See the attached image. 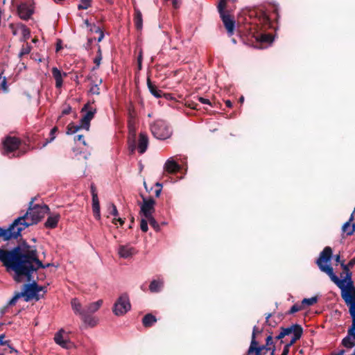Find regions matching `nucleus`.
<instances>
[{"mask_svg":"<svg viewBox=\"0 0 355 355\" xmlns=\"http://www.w3.org/2000/svg\"><path fill=\"white\" fill-rule=\"evenodd\" d=\"M0 261L8 271L15 272L13 278L17 282H28L21 293H16L9 300V305L15 304L21 297L28 302L33 299L37 301L43 297L46 288L38 286L35 274L39 268H46L51 263L43 264L37 258L36 250H24L19 245L10 250L0 248Z\"/></svg>","mask_w":355,"mask_h":355,"instance_id":"1","label":"nucleus"},{"mask_svg":"<svg viewBox=\"0 0 355 355\" xmlns=\"http://www.w3.org/2000/svg\"><path fill=\"white\" fill-rule=\"evenodd\" d=\"M33 203V201L30 202V207L26 214L15 219L12 222L16 231L19 232V236L25 228L37 224L49 210L46 205H35L32 207Z\"/></svg>","mask_w":355,"mask_h":355,"instance_id":"2","label":"nucleus"},{"mask_svg":"<svg viewBox=\"0 0 355 355\" xmlns=\"http://www.w3.org/2000/svg\"><path fill=\"white\" fill-rule=\"evenodd\" d=\"M332 257V250L327 246L320 252L319 258L316 261L319 269L328 275L331 280L334 283L338 282L339 277L334 272L332 266L329 263Z\"/></svg>","mask_w":355,"mask_h":355,"instance_id":"3","label":"nucleus"},{"mask_svg":"<svg viewBox=\"0 0 355 355\" xmlns=\"http://www.w3.org/2000/svg\"><path fill=\"white\" fill-rule=\"evenodd\" d=\"M334 284L341 290V295L349 306V311H355V287L345 284V280L335 282Z\"/></svg>","mask_w":355,"mask_h":355,"instance_id":"4","label":"nucleus"},{"mask_svg":"<svg viewBox=\"0 0 355 355\" xmlns=\"http://www.w3.org/2000/svg\"><path fill=\"white\" fill-rule=\"evenodd\" d=\"M153 135L161 140L169 138L172 135L171 127L163 120H157L150 125Z\"/></svg>","mask_w":355,"mask_h":355,"instance_id":"5","label":"nucleus"},{"mask_svg":"<svg viewBox=\"0 0 355 355\" xmlns=\"http://www.w3.org/2000/svg\"><path fill=\"white\" fill-rule=\"evenodd\" d=\"M21 144V140L16 137L8 136L2 142L3 148L1 153L3 155L10 157L12 154L17 150Z\"/></svg>","mask_w":355,"mask_h":355,"instance_id":"6","label":"nucleus"},{"mask_svg":"<svg viewBox=\"0 0 355 355\" xmlns=\"http://www.w3.org/2000/svg\"><path fill=\"white\" fill-rule=\"evenodd\" d=\"M225 7L226 6H223V4L218 5V10L224 24V26L227 29L228 35L232 36L234 34L235 21L229 14L225 12Z\"/></svg>","mask_w":355,"mask_h":355,"instance_id":"7","label":"nucleus"},{"mask_svg":"<svg viewBox=\"0 0 355 355\" xmlns=\"http://www.w3.org/2000/svg\"><path fill=\"white\" fill-rule=\"evenodd\" d=\"M82 112H85L82 119H80V123L82 124L83 128L86 130H89L90 126V121L94 118L96 110V108L91 107L89 103H87L84 105L81 110Z\"/></svg>","mask_w":355,"mask_h":355,"instance_id":"8","label":"nucleus"},{"mask_svg":"<svg viewBox=\"0 0 355 355\" xmlns=\"http://www.w3.org/2000/svg\"><path fill=\"white\" fill-rule=\"evenodd\" d=\"M143 202L140 206L141 213L145 218L150 217L155 211V201L152 198H144L142 196Z\"/></svg>","mask_w":355,"mask_h":355,"instance_id":"9","label":"nucleus"},{"mask_svg":"<svg viewBox=\"0 0 355 355\" xmlns=\"http://www.w3.org/2000/svg\"><path fill=\"white\" fill-rule=\"evenodd\" d=\"M131 304L128 295L123 293L119 297L116 302L114 304L112 311H130Z\"/></svg>","mask_w":355,"mask_h":355,"instance_id":"10","label":"nucleus"},{"mask_svg":"<svg viewBox=\"0 0 355 355\" xmlns=\"http://www.w3.org/2000/svg\"><path fill=\"white\" fill-rule=\"evenodd\" d=\"M282 331L285 336H288L293 334L289 343L294 344L297 340H299L302 334V327L299 324H294L290 327L282 329Z\"/></svg>","mask_w":355,"mask_h":355,"instance_id":"11","label":"nucleus"},{"mask_svg":"<svg viewBox=\"0 0 355 355\" xmlns=\"http://www.w3.org/2000/svg\"><path fill=\"white\" fill-rule=\"evenodd\" d=\"M85 325L93 327L98 322V319L93 312H77Z\"/></svg>","mask_w":355,"mask_h":355,"instance_id":"12","label":"nucleus"},{"mask_svg":"<svg viewBox=\"0 0 355 355\" xmlns=\"http://www.w3.org/2000/svg\"><path fill=\"white\" fill-rule=\"evenodd\" d=\"M0 236L3 237L4 241L17 239L19 236V232L16 231L13 223H12L7 229L0 227Z\"/></svg>","mask_w":355,"mask_h":355,"instance_id":"13","label":"nucleus"},{"mask_svg":"<svg viewBox=\"0 0 355 355\" xmlns=\"http://www.w3.org/2000/svg\"><path fill=\"white\" fill-rule=\"evenodd\" d=\"M318 302V297L314 296L310 298H304L302 301V304L299 305L297 304H295L293 305L289 311H300L302 309H304L306 307L310 306Z\"/></svg>","mask_w":355,"mask_h":355,"instance_id":"14","label":"nucleus"},{"mask_svg":"<svg viewBox=\"0 0 355 355\" xmlns=\"http://www.w3.org/2000/svg\"><path fill=\"white\" fill-rule=\"evenodd\" d=\"M17 12L19 17L24 20L28 19L33 12L26 3H21L17 8Z\"/></svg>","mask_w":355,"mask_h":355,"instance_id":"15","label":"nucleus"},{"mask_svg":"<svg viewBox=\"0 0 355 355\" xmlns=\"http://www.w3.org/2000/svg\"><path fill=\"white\" fill-rule=\"evenodd\" d=\"M53 77L55 80V87L60 88L63 84V77L67 76V73L62 72L57 67H53L51 69Z\"/></svg>","mask_w":355,"mask_h":355,"instance_id":"16","label":"nucleus"},{"mask_svg":"<svg viewBox=\"0 0 355 355\" xmlns=\"http://www.w3.org/2000/svg\"><path fill=\"white\" fill-rule=\"evenodd\" d=\"M148 146V135L144 132H141L139 136L138 141V151L140 154L144 153Z\"/></svg>","mask_w":355,"mask_h":355,"instance_id":"17","label":"nucleus"},{"mask_svg":"<svg viewBox=\"0 0 355 355\" xmlns=\"http://www.w3.org/2000/svg\"><path fill=\"white\" fill-rule=\"evenodd\" d=\"M164 168L166 172L173 173L180 169V166L173 159V157H170L166 160Z\"/></svg>","mask_w":355,"mask_h":355,"instance_id":"18","label":"nucleus"},{"mask_svg":"<svg viewBox=\"0 0 355 355\" xmlns=\"http://www.w3.org/2000/svg\"><path fill=\"white\" fill-rule=\"evenodd\" d=\"M340 266L342 269L343 270V272L345 274V276L343 277V274H340V277L342 279H340V280H345V284H347V286H352L353 284V282L352 281V272L349 270V268H348V266H346V264L344 263V261H341Z\"/></svg>","mask_w":355,"mask_h":355,"instance_id":"19","label":"nucleus"},{"mask_svg":"<svg viewBox=\"0 0 355 355\" xmlns=\"http://www.w3.org/2000/svg\"><path fill=\"white\" fill-rule=\"evenodd\" d=\"M135 253V249L129 245H121L119 248V256L124 259L131 257Z\"/></svg>","mask_w":355,"mask_h":355,"instance_id":"20","label":"nucleus"},{"mask_svg":"<svg viewBox=\"0 0 355 355\" xmlns=\"http://www.w3.org/2000/svg\"><path fill=\"white\" fill-rule=\"evenodd\" d=\"M63 329H60L58 332L55 334L54 340L56 344L59 345L63 348H69L70 342L68 340L64 339L62 336Z\"/></svg>","mask_w":355,"mask_h":355,"instance_id":"21","label":"nucleus"},{"mask_svg":"<svg viewBox=\"0 0 355 355\" xmlns=\"http://www.w3.org/2000/svg\"><path fill=\"white\" fill-rule=\"evenodd\" d=\"M60 218V216L58 214L49 216L44 223L45 227L49 229L55 228L58 225Z\"/></svg>","mask_w":355,"mask_h":355,"instance_id":"22","label":"nucleus"},{"mask_svg":"<svg viewBox=\"0 0 355 355\" xmlns=\"http://www.w3.org/2000/svg\"><path fill=\"white\" fill-rule=\"evenodd\" d=\"M164 287L163 279H153L149 285V290L151 293H159Z\"/></svg>","mask_w":355,"mask_h":355,"instance_id":"23","label":"nucleus"},{"mask_svg":"<svg viewBox=\"0 0 355 355\" xmlns=\"http://www.w3.org/2000/svg\"><path fill=\"white\" fill-rule=\"evenodd\" d=\"M254 354V355H265L266 352H263L260 348H259V343L256 340V339H252L250 347L248 350V355H250L252 354Z\"/></svg>","mask_w":355,"mask_h":355,"instance_id":"24","label":"nucleus"},{"mask_svg":"<svg viewBox=\"0 0 355 355\" xmlns=\"http://www.w3.org/2000/svg\"><path fill=\"white\" fill-rule=\"evenodd\" d=\"M92 210L96 219H101L100 203L97 194H94L92 198Z\"/></svg>","mask_w":355,"mask_h":355,"instance_id":"25","label":"nucleus"},{"mask_svg":"<svg viewBox=\"0 0 355 355\" xmlns=\"http://www.w3.org/2000/svg\"><path fill=\"white\" fill-rule=\"evenodd\" d=\"M353 218V214H352L349 221L346 222L342 227L343 232L345 233L347 236H351L355 232V223H350Z\"/></svg>","mask_w":355,"mask_h":355,"instance_id":"26","label":"nucleus"},{"mask_svg":"<svg viewBox=\"0 0 355 355\" xmlns=\"http://www.w3.org/2000/svg\"><path fill=\"white\" fill-rule=\"evenodd\" d=\"M134 22L137 30H141L143 28V18L141 11L138 8H135Z\"/></svg>","mask_w":355,"mask_h":355,"instance_id":"27","label":"nucleus"},{"mask_svg":"<svg viewBox=\"0 0 355 355\" xmlns=\"http://www.w3.org/2000/svg\"><path fill=\"white\" fill-rule=\"evenodd\" d=\"M157 322V318L152 313L145 315L142 319L143 325L145 327H150Z\"/></svg>","mask_w":355,"mask_h":355,"instance_id":"28","label":"nucleus"},{"mask_svg":"<svg viewBox=\"0 0 355 355\" xmlns=\"http://www.w3.org/2000/svg\"><path fill=\"white\" fill-rule=\"evenodd\" d=\"M148 88L151 93L156 98H160L162 96V91L159 90L155 85H153L150 78L147 79Z\"/></svg>","mask_w":355,"mask_h":355,"instance_id":"29","label":"nucleus"},{"mask_svg":"<svg viewBox=\"0 0 355 355\" xmlns=\"http://www.w3.org/2000/svg\"><path fill=\"white\" fill-rule=\"evenodd\" d=\"M80 128H83L82 124L80 123V125H75L74 123H69L67 125V134L72 135L78 131Z\"/></svg>","mask_w":355,"mask_h":355,"instance_id":"30","label":"nucleus"},{"mask_svg":"<svg viewBox=\"0 0 355 355\" xmlns=\"http://www.w3.org/2000/svg\"><path fill=\"white\" fill-rule=\"evenodd\" d=\"M31 46L29 44H26V45L23 46L19 53V57L21 58L22 56L25 55H28L30 53L31 51Z\"/></svg>","mask_w":355,"mask_h":355,"instance_id":"31","label":"nucleus"},{"mask_svg":"<svg viewBox=\"0 0 355 355\" xmlns=\"http://www.w3.org/2000/svg\"><path fill=\"white\" fill-rule=\"evenodd\" d=\"M57 131H58V128L57 127H54V128H53L51 129V130L50 132V139H47L44 142V144L42 145V148L45 147L48 144L51 143V141H53L55 139V133H56Z\"/></svg>","mask_w":355,"mask_h":355,"instance_id":"32","label":"nucleus"},{"mask_svg":"<svg viewBox=\"0 0 355 355\" xmlns=\"http://www.w3.org/2000/svg\"><path fill=\"white\" fill-rule=\"evenodd\" d=\"M103 304V300H98V301L90 304L87 311H98Z\"/></svg>","mask_w":355,"mask_h":355,"instance_id":"33","label":"nucleus"},{"mask_svg":"<svg viewBox=\"0 0 355 355\" xmlns=\"http://www.w3.org/2000/svg\"><path fill=\"white\" fill-rule=\"evenodd\" d=\"M107 211L110 215L116 217L119 214L116 207L113 203H110L107 207Z\"/></svg>","mask_w":355,"mask_h":355,"instance_id":"34","label":"nucleus"},{"mask_svg":"<svg viewBox=\"0 0 355 355\" xmlns=\"http://www.w3.org/2000/svg\"><path fill=\"white\" fill-rule=\"evenodd\" d=\"M92 0H80V4L78 6L79 10H86L91 6Z\"/></svg>","mask_w":355,"mask_h":355,"instance_id":"35","label":"nucleus"},{"mask_svg":"<svg viewBox=\"0 0 355 355\" xmlns=\"http://www.w3.org/2000/svg\"><path fill=\"white\" fill-rule=\"evenodd\" d=\"M146 218L156 231L159 230V225L153 216H150V217H146Z\"/></svg>","mask_w":355,"mask_h":355,"instance_id":"36","label":"nucleus"},{"mask_svg":"<svg viewBox=\"0 0 355 355\" xmlns=\"http://www.w3.org/2000/svg\"><path fill=\"white\" fill-rule=\"evenodd\" d=\"M21 34L24 37V41L28 40L31 35L29 29L24 25L21 26Z\"/></svg>","mask_w":355,"mask_h":355,"instance_id":"37","label":"nucleus"},{"mask_svg":"<svg viewBox=\"0 0 355 355\" xmlns=\"http://www.w3.org/2000/svg\"><path fill=\"white\" fill-rule=\"evenodd\" d=\"M349 313H350L351 317L352 318V324L348 329H349L350 335H354V333H355V312H349Z\"/></svg>","mask_w":355,"mask_h":355,"instance_id":"38","label":"nucleus"},{"mask_svg":"<svg viewBox=\"0 0 355 355\" xmlns=\"http://www.w3.org/2000/svg\"><path fill=\"white\" fill-rule=\"evenodd\" d=\"M89 92L94 95H98L100 94V88L98 84H93L89 89Z\"/></svg>","mask_w":355,"mask_h":355,"instance_id":"39","label":"nucleus"},{"mask_svg":"<svg viewBox=\"0 0 355 355\" xmlns=\"http://www.w3.org/2000/svg\"><path fill=\"white\" fill-rule=\"evenodd\" d=\"M71 307L73 309V311H80V308H81V305H80V302L77 300V299H73L71 300Z\"/></svg>","mask_w":355,"mask_h":355,"instance_id":"40","label":"nucleus"},{"mask_svg":"<svg viewBox=\"0 0 355 355\" xmlns=\"http://www.w3.org/2000/svg\"><path fill=\"white\" fill-rule=\"evenodd\" d=\"M147 220H148L146 218V219L142 218L141 220L140 228H141V231L144 232H146L148 230Z\"/></svg>","mask_w":355,"mask_h":355,"instance_id":"41","label":"nucleus"},{"mask_svg":"<svg viewBox=\"0 0 355 355\" xmlns=\"http://www.w3.org/2000/svg\"><path fill=\"white\" fill-rule=\"evenodd\" d=\"M71 111V107L69 105L65 106V107L62 111V115L69 114Z\"/></svg>","mask_w":355,"mask_h":355,"instance_id":"42","label":"nucleus"},{"mask_svg":"<svg viewBox=\"0 0 355 355\" xmlns=\"http://www.w3.org/2000/svg\"><path fill=\"white\" fill-rule=\"evenodd\" d=\"M74 140L75 141H82V143L84 146H87V143H86L85 140L84 139L83 135H78L74 137Z\"/></svg>","mask_w":355,"mask_h":355,"instance_id":"43","label":"nucleus"},{"mask_svg":"<svg viewBox=\"0 0 355 355\" xmlns=\"http://www.w3.org/2000/svg\"><path fill=\"white\" fill-rule=\"evenodd\" d=\"M293 344H291V343H288L286 344L284 347V349H283V352L282 353L281 355H288V352H289V348Z\"/></svg>","mask_w":355,"mask_h":355,"instance_id":"44","label":"nucleus"},{"mask_svg":"<svg viewBox=\"0 0 355 355\" xmlns=\"http://www.w3.org/2000/svg\"><path fill=\"white\" fill-rule=\"evenodd\" d=\"M5 334L0 335V346L6 345L10 343V340H4Z\"/></svg>","mask_w":355,"mask_h":355,"instance_id":"45","label":"nucleus"},{"mask_svg":"<svg viewBox=\"0 0 355 355\" xmlns=\"http://www.w3.org/2000/svg\"><path fill=\"white\" fill-rule=\"evenodd\" d=\"M156 187H158L157 189L155 190V194L156 197H159L160 196L161 191H162V184L159 183H156Z\"/></svg>","mask_w":355,"mask_h":355,"instance_id":"46","label":"nucleus"},{"mask_svg":"<svg viewBox=\"0 0 355 355\" xmlns=\"http://www.w3.org/2000/svg\"><path fill=\"white\" fill-rule=\"evenodd\" d=\"M101 59H102L101 55H97V56L94 58V62L96 64V67H99V65H100V64H101Z\"/></svg>","mask_w":355,"mask_h":355,"instance_id":"47","label":"nucleus"},{"mask_svg":"<svg viewBox=\"0 0 355 355\" xmlns=\"http://www.w3.org/2000/svg\"><path fill=\"white\" fill-rule=\"evenodd\" d=\"M1 89L3 90V91H6L7 90V82H6V77H3V79L1 83Z\"/></svg>","mask_w":355,"mask_h":355,"instance_id":"48","label":"nucleus"},{"mask_svg":"<svg viewBox=\"0 0 355 355\" xmlns=\"http://www.w3.org/2000/svg\"><path fill=\"white\" fill-rule=\"evenodd\" d=\"M199 101L203 104H207V105H211V103H210V101L207 98H205L203 97H200L198 98Z\"/></svg>","mask_w":355,"mask_h":355,"instance_id":"49","label":"nucleus"},{"mask_svg":"<svg viewBox=\"0 0 355 355\" xmlns=\"http://www.w3.org/2000/svg\"><path fill=\"white\" fill-rule=\"evenodd\" d=\"M266 345H272L273 344V340H272V336H268L267 338H266Z\"/></svg>","mask_w":355,"mask_h":355,"instance_id":"50","label":"nucleus"},{"mask_svg":"<svg viewBox=\"0 0 355 355\" xmlns=\"http://www.w3.org/2000/svg\"><path fill=\"white\" fill-rule=\"evenodd\" d=\"M112 222L114 224H116V222H119L120 223V225H122L124 223V220L122 219L121 218L114 217Z\"/></svg>","mask_w":355,"mask_h":355,"instance_id":"51","label":"nucleus"},{"mask_svg":"<svg viewBox=\"0 0 355 355\" xmlns=\"http://www.w3.org/2000/svg\"><path fill=\"white\" fill-rule=\"evenodd\" d=\"M259 332L260 331L258 330V328L256 326H254L252 334V339H253V338L254 339H256V334Z\"/></svg>","mask_w":355,"mask_h":355,"instance_id":"52","label":"nucleus"},{"mask_svg":"<svg viewBox=\"0 0 355 355\" xmlns=\"http://www.w3.org/2000/svg\"><path fill=\"white\" fill-rule=\"evenodd\" d=\"M261 40L263 42H270V36L269 35H263L261 36Z\"/></svg>","mask_w":355,"mask_h":355,"instance_id":"53","label":"nucleus"},{"mask_svg":"<svg viewBox=\"0 0 355 355\" xmlns=\"http://www.w3.org/2000/svg\"><path fill=\"white\" fill-rule=\"evenodd\" d=\"M259 348H260L262 352L265 351L266 352L271 349V348L268 345H266V344L265 345L259 346Z\"/></svg>","mask_w":355,"mask_h":355,"instance_id":"54","label":"nucleus"},{"mask_svg":"<svg viewBox=\"0 0 355 355\" xmlns=\"http://www.w3.org/2000/svg\"><path fill=\"white\" fill-rule=\"evenodd\" d=\"M96 32H99L100 33V35H99V37L98 38V42H101L103 40V38L104 37V34H103V31H101L100 30L99 28H97Z\"/></svg>","mask_w":355,"mask_h":355,"instance_id":"55","label":"nucleus"},{"mask_svg":"<svg viewBox=\"0 0 355 355\" xmlns=\"http://www.w3.org/2000/svg\"><path fill=\"white\" fill-rule=\"evenodd\" d=\"M129 132H130V134H131L132 135V137L134 139L135 137V130L130 125H129Z\"/></svg>","mask_w":355,"mask_h":355,"instance_id":"56","label":"nucleus"},{"mask_svg":"<svg viewBox=\"0 0 355 355\" xmlns=\"http://www.w3.org/2000/svg\"><path fill=\"white\" fill-rule=\"evenodd\" d=\"M272 316V314L271 313H269L266 319V322L268 324V325H272V322L270 321V318Z\"/></svg>","mask_w":355,"mask_h":355,"instance_id":"57","label":"nucleus"},{"mask_svg":"<svg viewBox=\"0 0 355 355\" xmlns=\"http://www.w3.org/2000/svg\"><path fill=\"white\" fill-rule=\"evenodd\" d=\"M286 336L285 334H284V332L282 331L276 337V338L277 340H279V339H282L283 338H284Z\"/></svg>","mask_w":355,"mask_h":355,"instance_id":"58","label":"nucleus"},{"mask_svg":"<svg viewBox=\"0 0 355 355\" xmlns=\"http://www.w3.org/2000/svg\"><path fill=\"white\" fill-rule=\"evenodd\" d=\"M8 348L10 349V353H12V352H17V351L14 348L12 347L11 345H10L9 344L8 345H6Z\"/></svg>","mask_w":355,"mask_h":355,"instance_id":"59","label":"nucleus"},{"mask_svg":"<svg viewBox=\"0 0 355 355\" xmlns=\"http://www.w3.org/2000/svg\"><path fill=\"white\" fill-rule=\"evenodd\" d=\"M334 258H335V261H336V262H337V263L340 262V263H341V261H340V254H336V255H335Z\"/></svg>","mask_w":355,"mask_h":355,"instance_id":"60","label":"nucleus"},{"mask_svg":"<svg viewBox=\"0 0 355 355\" xmlns=\"http://www.w3.org/2000/svg\"><path fill=\"white\" fill-rule=\"evenodd\" d=\"M225 105L228 107H231L232 106V102L230 100H227L225 101Z\"/></svg>","mask_w":355,"mask_h":355,"instance_id":"61","label":"nucleus"},{"mask_svg":"<svg viewBox=\"0 0 355 355\" xmlns=\"http://www.w3.org/2000/svg\"><path fill=\"white\" fill-rule=\"evenodd\" d=\"M91 192H92V197H93L94 194H97V193L96 191V189H95V188H94V187L93 185L91 187Z\"/></svg>","mask_w":355,"mask_h":355,"instance_id":"62","label":"nucleus"},{"mask_svg":"<svg viewBox=\"0 0 355 355\" xmlns=\"http://www.w3.org/2000/svg\"><path fill=\"white\" fill-rule=\"evenodd\" d=\"M236 0H232V1H235ZM227 0H220L218 5L223 4V6H226Z\"/></svg>","mask_w":355,"mask_h":355,"instance_id":"63","label":"nucleus"},{"mask_svg":"<svg viewBox=\"0 0 355 355\" xmlns=\"http://www.w3.org/2000/svg\"><path fill=\"white\" fill-rule=\"evenodd\" d=\"M138 62H139V67L141 68V55L138 58Z\"/></svg>","mask_w":355,"mask_h":355,"instance_id":"64","label":"nucleus"}]
</instances>
